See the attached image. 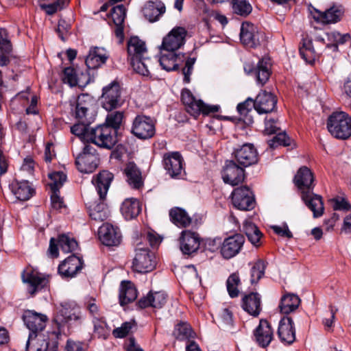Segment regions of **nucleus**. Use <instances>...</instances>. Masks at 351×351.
I'll list each match as a JSON object with an SVG mask.
<instances>
[{
  "mask_svg": "<svg viewBox=\"0 0 351 351\" xmlns=\"http://www.w3.org/2000/svg\"><path fill=\"white\" fill-rule=\"evenodd\" d=\"M47 315L34 311H25L23 315V320L29 330V333H41L46 326Z\"/></svg>",
  "mask_w": 351,
  "mask_h": 351,
  "instance_id": "obj_15",
  "label": "nucleus"
},
{
  "mask_svg": "<svg viewBox=\"0 0 351 351\" xmlns=\"http://www.w3.org/2000/svg\"><path fill=\"white\" fill-rule=\"evenodd\" d=\"M278 335L281 342L291 344L295 340V330L294 323L289 317H284L279 322Z\"/></svg>",
  "mask_w": 351,
  "mask_h": 351,
  "instance_id": "obj_24",
  "label": "nucleus"
},
{
  "mask_svg": "<svg viewBox=\"0 0 351 351\" xmlns=\"http://www.w3.org/2000/svg\"><path fill=\"white\" fill-rule=\"evenodd\" d=\"M121 211L125 219H134L141 211L140 202L136 198H127L122 203Z\"/></svg>",
  "mask_w": 351,
  "mask_h": 351,
  "instance_id": "obj_36",
  "label": "nucleus"
},
{
  "mask_svg": "<svg viewBox=\"0 0 351 351\" xmlns=\"http://www.w3.org/2000/svg\"><path fill=\"white\" fill-rule=\"evenodd\" d=\"M155 267L154 254L141 243H137L132 261V269L138 273H147L152 271Z\"/></svg>",
  "mask_w": 351,
  "mask_h": 351,
  "instance_id": "obj_6",
  "label": "nucleus"
},
{
  "mask_svg": "<svg viewBox=\"0 0 351 351\" xmlns=\"http://www.w3.org/2000/svg\"><path fill=\"white\" fill-rule=\"evenodd\" d=\"M271 228L276 234L281 237L287 238H291L293 237L292 233L289 230V228L286 224L282 226H271Z\"/></svg>",
  "mask_w": 351,
  "mask_h": 351,
  "instance_id": "obj_64",
  "label": "nucleus"
},
{
  "mask_svg": "<svg viewBox=\"0 0 351 351\" xmlns=\"http://www.w3.org/2000/svg\"><path fill=\"white\" fill-rule=\"evenodd\" d=\"M182 101L185 105L187 112L193 117H197L200 113L208 114L210 112H217L219 109L218 106H208L202 100L196 99L188 90L182 91Z\"/></svg>",
  "mask_w": 351,
  "mask_h": 351,
  "instance_id": "obj_8",
  "label": "nucleus"
},
{
  "mask_svg": "<svg viewBox=\"0 0 351 351\" xmlns=\"http://www.w3.org/2000/svg\"><path fill=\"white\" fill-rule=\"evenodd\" d=\"M123 119V112L121 111H115L109 113L106 118V123L104 125H109L117 132Z\"/></svg>",
  "mask_w": 351,
  "mask_h": 351,
  "instance_id": "obj_48",
  "label": "nucleus"
},
{
  "mask_svg": "<svg viewBox=\"0 0 351 351\" xmlns=\"http://www.w3.org/2000/svg\"><path fill=\"white\" fill-rule=\"evenodd\" d=\"M263 33L258 27L249 22L242 23L240 32V39L243 45L248 47H256L260 45Z\"/></svg>",
  "mask_w": 351,
  "mask_h": 351,
  "instance_id": "obj_14",
  "label": "nucleus"
},
{
  "mask_svg": "<svg viewBox=\"0 0 351 351\" xmlns=\"http://www.w3.org/2000/svg\"><path fill=\"white\" fill-rule=\"evenodd\" d=\"M184 60V54L166 51L165 53L161 52L159 62L164 70L171 71L178 69L179 63L183 62Z\"/></svg>",
  "mask_w": 351,
  "mask_h": 351,
  "instance_id": "obj_33",
  "label": "nucleus"
},
{
  "mask_svg": "<svg viewBox=\"0 0 351 351\" xmlns=\"http://www.w3.org/2000/svg\"><path fill=\"white\" fill-rule=\"evenodd\" d=\"M169 216L172 222L178 227H188L192 222L188 213L184 209L178 207L171 209Z\"/></svg>",
  "mask_w": 351,
  "mask_h": 351,
  "instance_id": "obj_40",
  "label": "nucleus"
},
{
  "mask_svg": "<svg viewBox=\"0 0 351 351\" xmlns=\"http://www.w3.org/2000/svg\"><path fill=\"white\" fill-rule=\"evenodd\" d=\"M243 230L248 240L253 245L258 247L261 245L263 234L255 224L250 221H245Z\"/></svg>",
  "mask_w": 351,
  "mask_h": 351,
  "instance_id": "obj_41",
  "label": "nucleus"
},
{
  "mask_svg": "<svg viewBox=\"0 0 351 351\" xmlns=\"http://www.w3.org/2000/svg\"><path fill=\"white\" fill-rule=\"evenodd\" d=\"M163 160L168 174L173 178H179L183 170L182 159L180 154L178 152L165 154Z\"/></svg>",
  "mask_w": 351,
  "mask_h": 351,
  "instance_id": "obj_26",
  "label": "nucleus"
},
{
  "mask_svg": "<svg viewBox=\"0 0 351 351\" xmlns=\"http://www.w3.org/2000/svg\"><path fill=\"white\" fill-rule=\"evenodd\" d=\"M51 180L50 184L51 191H59L66 180V176L62 171H56L49 175Z\"/></svg>",
  "mask_w": 351,
  "mask_h": 351,
  "instance_id": "obj_52",
  "label": "nucleus"
},
{
  "mask_svg": "<svg viewBox=\"0 0 351 351\" xmlns=\"http://www.w3.org/2000/svg\"><path fill=\"white\" fill-rule=\"evenodd\" d=\"M234 207L241 210H250L255 207V199L251 190L247 186L235 189L232 193Z\"/></svg>",
  "mask_w": 351,
  "mask_h": 351,
  "instance_id": "obj_11",
  "label": "nucleus"
},
{
  "mask_svg": "<svg viewBox=\"0 0 351 351\" xmlns=\"http://www.w3.org/2000/svg\"><path fill=\"white\" fill-rule=\"evenodd\" d=\"M137 298V290L130 281L122 282L120 287L119 301L121 306L134 301Z\"/></svg>",
  "mask_w": 351,
  "mask_h": 351,
  "instance_id": "obj_38",
  "label": "nucleus"
},
{
  "mask_svg": "<svg viewBox=\"0 0 351 351\" xmlns=\"http://www.w3.org/2000/svg\"><path fill=\"white\" fill-rule=\"evenodd\" d=\"M88 135L90 136L89 142L102 148L110 149L117 143V132L109 125L102 124L92 128Z\"/></svg>",
  "mask_w": 351,
  "mask_h": 351,
  "instance_id": "obj_5",
  "label": "nucleus"
},
{
  "mask_svg": "<svg viewBox=\"0 0 351 351\" xmlns=\"http://www.w3.org/2000/svg\"><path fill=\"white\" fill-rule=\"evenodd\" d=\"M245 239L240 234H236L225 239L220 247V253L226 259H230L237 256L241 251Z\"/></svg>",
  "mask_w": 351,
  "mask_h": 351,
  "instance_id": "obj_13",
  "label": "nucleus"
},
{
  "mask_svg": "<svg viewBox=\"0 0 351 351\" xmlns=\"http://www.w3.org/2000/svg\"><path fill=\"white\" fill-rule=\"evenodd\" d=\"M131 132L139 139H149L156 132L154 121L145 115H137L133 120Z\"/></svg>",
  "mask_w": 351,
  "mask_h": 351,
  "instance_id": "obj_10",
  "label": "nucleus"
},
{
  "mask_svg": "<svg viewBox=\"0 0 351 351\" xmlns=\"http://www.w3.org/2000/svg\"><path fill=\"white\" fill-rule=\"evenodd\" d=\"M101 104L107 111H111L122 106L121 90L117 82H113L103 88Z\"/></svg>",
  "mask_w": 351,
  "mask_h": 351,
  "instance_id": "obj_9",
  "label": "nucleus"
},
{
  "mask_svg": "<svg viewBox=\"0 0 351 351\" xmlns=\"http://www.w3.org/2000/svg\"><path fill=\"white\" fill-rule=\"evenodd\" d=\"M144 239L148 241L152 247H157L161 242L162 239L158 234L154 232L148 231L144 235Z\"/></svg>",
  "mask_w": 351,
  "mask_h": 351,
  "instance_id": "obj_63",
  "label": "nucleus"
},
{
  "mask_svg": "<svg viewBox=\"0 0 351 351\" xmlns=\"http://www.w3.org/2000/svg\"><path fill=\"white\" fill-rule=\"evenodd\" d=\"M65 6V0H57L53 3L42 5L47 14L51 15Z\"/></svg>",
  "mask_w": 351,
  "mask_h": 351,
  "instance_id": "obj_58",
  "label": "nucleus"
},
{
  "mask_svg": "<svg viewBox=\"0 0 351 351\" xmlns=\"http://www.w3.org/2000/svg\"><path fill=\"white\" fill-rule=\"evenodd\" d=\"M277 99L271 93L261 92L254 100V107L259 114H267L272 112L276 106Z\"/></svg>",
  "mask_w": 351,
  "mask_h": 351,
  "instance_id": "obj_22",
  "label": "nucleus"
},
{
  "mask_svg": "<svg viewBox=\"0 0 351 351\" xmlns=\"http://www.w3.org/2000/svg\"><path fill=\"white\" fill-rule=\"evenodd\" d=\"M254 100L251 98H248L244 102L240 103L237 106V110L241 115H246L248 112H250L252 109V107L254 106Z\"/></svg>",
  "mask_w": 351,
  "mask_h": 351,
  "instance_id": "obj_62",
  "label": "nucleus"
},
{
  "mask_svg": "<svg viewBox=\"0 0 351 351\" xmlns=\"http://www.w3.org/2000/svg\"><path fill=\"white\" fill-rule=\"evenodd\" d=\"M12 191L15 197L21 201H27L34 194V189L25 180L13 182Z\"/></svg>",
  "mask_w": 351,
  "mask_h": 351,
  "instance_id": "obj_35",
  "label": "nucleus"
},
{
  "mask_svg": "<svg viewBox=\"0 0 351 351\" xmlns=\"http://www.w3.org/2000/svg\"><path fill=\"white\" fill-rule=\"evenodd\" d=\"M87 110V106L82 103V97H79L75 107V117L79 119H83L86 117Z\"/></svg>",
  "mask_w": 351,
  "mask_h": 351,
  "instance_id": "obj_61",
  "label": "nucleus"
},
{
  "mask_svg": "<svg viewBox=\"0 0 351 351\" xmlns=\"http://www.w3.org/2000/svg\"><path fill=\"white\" fill-rule=\"evenodd\" d=\"M84 307L89 312L90 315L95 318L101 316L97 301L92 297H87L84 300Z\"/></svg>",
  "mask_w": 351,
  "mask_h": 351,
  "instance_id": "obj_56",
  "label": "nucleus"
},
{
  "mask_svg": "<svg viewBox=\"0 0 351 351\" xmlns=\"http://www.w3.org/2000/svg\"><path fill=\"white\" fill-rule=\"evenodd\" d=\"M199 237L198 234L184 230L181 233L180 237V247L185 254H191L196 252L199 247Z\"/></svg>",
  "mask_w": 351,
  "mask_h": 351,
  "instance_id": "obj_25",
  "label": "nucleus"
},
{
  "mask_svg": "<svg viewBox=\"0 0 351 351\" xmlns=\"http://www.w3.org/2000/svg\"><path fill=\"white\" fill-rule=\"evenodd\" d=\"M110 14L114 25H123L125 17V8L123 5L114 6Z\"/></svg>",
  "mask_w": 351,
  "mask_h": 351,
  "instance_id": "obj_55",
  "label": "nucleus"
},
{
  "mask_svg": "<svg viewBox=\"0 0 351 351\" xmlns=\"http://www.w3.org/2000/svg\"><path fill=\"white\" fill-rule=\"evenodd\" d=\"M75 164L80 171L90 173L97 168L99 158L97 154H80L76 158Z\"/></svg>",
  "mask_w": 351,
  "mask_h": 351,
  "instance_id": "obj_29",
  "label": "nucleus"
},
{
  "mask_svg": "<svg viewBox=\"0 0 351 351\" xmlns=\"http://www.w3.org/2000/svg\"><path fill=\"white\" fill-rule=\"evenodd\" d=\"M234 157L237 162L243 167L252 165L258 161V154L253 144L245 143L234 150Z\"/></svg>",
  "mask_w": 351,
  "mask_h": 351,
  "instance_id": "obj_17",
  "label": "nucleus"
},
{
  "mask_svg": "<svg viewBox=\"0 0 351 351\" xmlns=\"http://www.w3.org/2000/svg\"><path fill=\"white\" fill-rule=\"evenodd\" d=\"M242 308L250 315L257 317L261 311V300L258 293H250L242 298Z\"/></svg>",
  "mask_w": 351,
  "mask_h": 351,
  "instance_id": "obj_31",
  "label": "nucleus"
},
{
  "mask_svg": "<svg viewBox=\"0 0 351 351\" xmlns=\"http://www.w3.org/2000/svg\"><path fill=\"white\" fill-rule=\"evenodd\" d=\"M58 242L62 250L65 253L75 251L78 246L77 241L73 238L66 234L60 235Z\"/></svg>",
  "mask_w": 351,
  "mask_h": 351,
  "instance_id": "obj_44",
  "label": "nucleus"
},
{
  "mask_svg": "<svg viewBox=\"0 0 351 351\" xmlns=\"http://www.w3.org/2000/svg\"><path fill=\"white\" fill-rule=\"evenodd\" d=\"M92 128L83 123L75 124L71 128V132L73 134L78 136L82 141L89 142Z\"/></svg>",
  "mask_w": 351,
  "mask_h": 351,
  "instance_id": "obj_46",
  "label": "nucleus"
},
{
  "mask_svg": "<svg viewBox=\"0 0 351 351\" xmlns=\"http://www.w3.org/2000/svg\"><path fill=\"white\" fill-rule=\"evenodd\" d=\"M195 58H188L186 60L185 66L182 69V73L184 75V81L186 83L190 82V75L192 73L193 66L195 64Z\"/></svg>",
  "mask_w": 351,
  "mask_h": 351,
  "instance_id": "obj_60",
  "label": "nucleus"
},
{
  "mask_svg": "<svg viewBox=\"0 0 351 351\" xmlns=\"http://www.w3.org/2000/svg\"><path fill=\"white\" fill-rule=\"evenodd\" d=\"M82 265L81 258L71 255L59 265L58 273L63 278H73L82 269Z\"/></svg>",
  "mask_w": 351,
  "mask_h": 351,
  "instance_id": "obj_23",
  "label": "nucleus"
},
{
  "mask_svg": "<svg viewBox=\"0 0 351 351\" xmlns=\"http://www.w3.org/2000/svg\"><path fill=\"white\" fill-rule=\"evenodd\" d=\"M167 301V295L164 291H150L147 296L141 298L138 304L140 308H144L152 306L155 308H161Z\"/></svg>",
  "mask_w": 351,
  "mask_h": 351,
  "instance_id": "obj_28",
  "label": "nucleus"
},
{
  "mask_svg": "<svg viewBox=\"0 0 351 351\" xmlns=\"http://www.w3.org/2000/svg\"><path fill=\"white\" fill-rule=\"evenodd\" d=\"M128 184L134 189L143 186L141 173L134 162H129L124 170Z\"/></svg>",
  "mask_w": 351,
  "mask_h": 351,
  "instance_id": "obj_37",
  "label": "nucleus"
},
{
  "mask_svg": "<svg viewBox=\"0 0 351 351\" xmlns=\"http://www.w3.org/2000/svg\"><path fill=\"white\" fill-rule=\"evenodd\" d=\"M327 128L335 138L348 139L351 136V117L343 111L334 112L328 119Z\"/></svg>",
  "mask_w": 351,
  "mask_h": 351,
  "instance_id": "obj_4",
  "label": "nucleus"
},
{
  "mask_svg": "<svg viewBox=\"0 0 351 351\" xmlns=\"http://www.w3.org/2000/svg\"><path fill=\"white\" fill-rule=\"evenodd\" d=\"M23 280L27 284V291L31 295L47 287L49 283L47 278L34 271L23 274Z\"/></svg>",
  "mask_w": 351,
  "mask_h": 351,
  "instance_id": "obj_21",
  "label": "nucleus"
},
{
  "mask_svg": "<svg viewBox=\"0 0 351 351\" xmlns=\"http://www.w3.org/2000/svg\"><path fill=\"white\" fill-rule=\"evenodd\" d=\"M289 145V138L285 133H279L275 136L269 143L271 147L278 145L287 146Z\"/></svg>",
  "mask_w": 351,
  "mask_h": 351,
  "instance_id": "obj_59",
  "label": "nucleus"
},
{
  "mask_svg": "<svg viewBox=\"0 0 351 351\" xmlns=\"http://www.w3.org/2000/svg\"><path fill=\"white\" fill-rule=\"evenodd\" d=\"M313 18L317 22L324 25L335 24L339 22L344 16L345 8L339 3H332L324 11L315 8L311 10Z\"/></svg>",
  "mask_w": 351,
  "mask_h": 351,
  "instance_id": "obj_7",
  "label": "nucleus"
},
{
  "mask_svg": "<svg viewBox=\"0 0 351 351\" xmlns=\"http://www.w3.org/2000/svg\"><path fill=\"white\" fill-rule=\"evenodd\" d=\"M81 319L82 314L79 308L64 304L61 305L60 308L58 310L54 318V322L60 329L65 324L73 321H80Z\"/></svg>",
  "mask_w": 351,
  "mask_h": 351,
  "instance_id": "obj_18",
  "label": "nucleus"
},
{
  "mask_svg": "<svg viewBox=\"0 0 351 351\" xmlns=\"http://www.w3.org/2000/svg\"><path fill=\"white\" fill-rule=\"evenodd\" d=\"M112 180L113 174L112 173L103 171L92 180L99 195V199L96 201L86 199V205L90 217L95 221H104L109 215V210L107 205L104 203V199Z\"/></svg>",
  "mask_w": 351,
  "mask_h": 351,
  "instance_id": "obj_2",
  "label": "nucleus"
},
{
  "mask_svg": "<svg viewBox=\"0 0 351 351\" xmlns=\"http://www.w3.org/2000/svg\"><path fill=\"white\" fill-rule=\"evenodd\" d=\"M134 326L135 322L134 321L125 322L120 327L114 329L112 335L116 338H123L131 332Z\"/></svg>",
  "mask_w": 351,
  "mask_h": 351,
  "instance_id": "obj_54",
  "label": "nucleus"
},
{
  "mask_svg": "<svg viewBox=\"0 0 351 351\" xmlns=\"http://www.w3.org/2000/svg\"><path fill=\"white\" fill-rule=\"evenodd\" d=\"M254 335L257 343L263 348L268 346L274 338L273 330L269 322L265 319L260 320Z\"/></svg>",
  "mask_w": 351,
  "mask_h": 351,
  "instance_id": "obj_27",
  "label": "nucleus"
},
{
  "mask_svg": "<svg viewBox=\"0 0 351 351\" xmlns=\"http://www.w3.org/2000/svg\"><path fill=\"white\" fill-rule=\"evenodd\" d=\"M128 54L134 71L145 77H152L148 67L151 62L147 58L145 43L138 36H132L128 41Z\"/></svg>",
  "mask_w": 351,
  "mask_h": 351,
  "instance_id": "obj_3",
  "label": "nucleus"
},
{
  "mask_svg": "<svg viewBox=\"0 0 351 351\" xmlns=\"http://www.w3.org/2000/svg\"><path fill=\"white\" fill-rule=\"evenodd\" d=\"M100 241L107 246H116L121 242V234L117 227L110 223H104L98 230Z\"/></svg>",
  "mask_w": 351,
  "mask_h": 351,
  "instance_id": "obj_20",
  "label": "nucleus"
},
{
  "mask_svg": "<svg viewBox=\"0 0 351 351\" xmlns=\"http://www.w3.org/2000/svg\"><path fill=\"white\" fill-rule=\"evenodd\" d=\"M165 11V5L160 1H148L143 8L144 16L151 23L158 21Z\"/></svg>",
  "mask_w": 351,
  "mask_h": 351,
  "instance_id": "obj_30",
  "label": "nucleus"
},
{
  "mask_svg": "<svg viewBox=\"0 0 351 351\" xmlns=\"http://www.w3.org/2000/svg\"><path fill=\"white\" fill-rule=\"evenodd\" d=\"M300 54L308 63L314 62L316 58V52L313 46V42L308 38L302 39V46L300 47Z\"/></svg>",
  "mask_w": 351,
  "mask_h": 351,
  "instance_id": "obj_42",
  "label": "nucleus"
},
{
  "mask_svg": "<svg viewBox=\"0 0 351 351\" xmlns=\"http://www.w3.org/2000/svg\"><path fill=\"white\" fill-rule=\"evenodd\" d=\"M232 4L234 12L241 16H247L252 10L247 0H232Z\"/></svg>",
  "mask_w": 351,
  "mask_h": 351,
  "instance_id": "obj_49",
  "label": "nucleus"
},
{
  "mask_svg": "<svg viewBox=\"0 0 351 351\" xmlns=\"http://www.w3.org/2000/svg\"><path fill=\"white\" fill-rule=\"evenodd\" d=\"M48 346V335L44 332L29 333L26 343V351H47Z\"/></svg>",
  "mask_w": 351,
  "mask_h": 351,
  "instance_id": "obj_32",
  "label": "nucleus"
},
{
  "mask_svg": "<svg viewBox=\"0 0 351 351\" xmlns=\"http://www.w3.org/2000/svg\"><path fill=\"white\" fill-rule=\"evenodd\" d=\"M240 283V279L237 274H231L226 282L227 290L231 298H235L239 295L238 286Z\"/></svg>",
  "mask_w": 351,
  "mask_h": 351,
  "instance_id": "obj_51",
  "label": "nucleus"
},
{
  "mask_svg": "<svg viewBox=\"0 0 351 351\" xmlns=\"http://www.w3.org/2000/svg\"><path fill=\"white\" fill-rule=\"evenodd\" d=\"M271 62L269 58H263L259 60L255 68L245 64L244 70L247 73H253L258 84L263 86L268 81L271 75Z\"/></svg>",
  "mask_w": 351,
  "mask_h": 351,
  "instance_id": "obj_16",
  "label": "nucleus"
},
{
  "mask_svg": "<svg viewBox=\"0 0 351 351\" xmlns=\"http://www.w3.org/2000/svg\"><path fill=\"white\" fill-rule=\"evenodd\" d=\"M300 304L299 297L293 293L284 295L279 304V308L282 313L289 314L296 310Z\"/></svg>",
  "mask_w": 351,
  "mask_h": 351,
  "instance_id": "obj_39",
  "label": "nucleus"
},
{
  "mask_svg": "<svg viewBox=\"0 0 351 351\" xmlns=\"http://www.w3.org/2000/svg\"><path fill=\"white\" fill-rule=\"evenodd\" d=\"M109 56L104 48L93 47L89 51L86 59V66L91 69H95L104 64Z\"/></svg>",
  "mask_w": 351,
  "mask_h": 351,
  "instance_id": "obj_34",
  "label": "nucleus"
},
{
  "mask_svg": "<svg viewBox=\"0 0 351 351\" xmlns=\"http://www.w3.org/2000/svg\"><path fill=\"white\" fill-rule=\"evenodd\" d=\"M62 81L70 86L79 85L80 79L76 71L72 67L65 68L63 71Z\"/></svg>",
  "mask_w": 351,
  "mask_h": 351,
  "instance_id": "obj_50",
  "label": "nucleus"
},
{
  "mask_svg": "<svg viewBox=\"0 0 351 351\" xmlns=\"http://www.w3.org/2000/svg\"><path fill=\"white\" fill-rule=\"evenodd\" d=\"M12 44L8 39V32L5 29H0V50L3 53H10L12 51Z\"/></svg>",
  "mask_w": 351,
  "mask_h": 351,
  "instance_id": "obj_57",
  "label": "nucleus"
},
{
  "mask_svg": "<svg viewBox=\"0 0 351 351\" xmlns=\"http://www.w3.org/2000/svg\"><path fill=\"white\" fill-rule=\"evenodd\" d=\"M173 335L177 339H185L193 336V331L189 324L180 322L176 326Z\"/></svg>",
  "mask_w": 351,
  "mask_h": 351,
  "instance_id": "obj_47",
  "label": "nucleus"
},
{
  "mask_svg": "<svg viewBox=\"0 0 351 351\" xmlns=\"http://www.w3.org/2000/svg\"><path fill=\"white\" fill-rule=\"evenodd\" d=\"M243 167H240L234 161H227L222 173V178L225 183L232 186L238 185L244 180Z\"/></svg>",
  "mask_w": 351,
  "mask_h": 351,
  "instance_id": "obj_19",
  "label": "nucleus"
},
{
  "mask_svg": "<svg viewBox=\"0 0 351 351\" xmlns=\"http://www.w3.org/2000/svg\"><path fill=\"white\" fill-rule=\"evenodd\" d=\"M265 265L263 261H257L251 269V282L256 283L264 275Z\"/></svg>",
  "mask_w": 351,
  "mask_h": 351,
  "instance_id": "obj_53",
  "label": "nucleus"
},
{
  "mask_svg": "<svg viewBox=\"0 0 351 351\" xmlns=\"http://www.w3.org/2000/svg\"><path fill=\"white\" fill-rule=\"evenodd\" d=\"M93 334L98 338L105 339L109 335L110 329L102 316L93 318Z\"/></svg>",
  "mask_w": 351,
  "mask_h": 351,
  "instance_id": "obj_43",
  "label": "nucleus"
},
{
  "mask_svg": "<svg viewBox=\"0 0 351 351\" xmlns=\"http://www.w3.org/2000/svg\"><path fill=\"white\" fill-rule=\"evenodd\" d=\"M313 174L306 167L300 168L294 178L295 185L302 191V200L317 218L323 215L324 208L322 197L313 193Z\"/></svg>",
  "mask_w": 351,
  "mask_h": 351,
  "instance_id": "obj_1",
  "label": "nucleus"
},
{
  "mask_svg": "<svg viewBox=\"0 0 351 351\" xmlns=\"http://www.w3.org/2000/svg\"><path fill=\"white\" fill-rule=\"evenodd\" d=\"M186 31L184 28L177 27L164 37L161 45V50L176 52L184 43Z\"/></svg>",
  "mask_w": 351,
  "mask_h": 351,
  "instance_id": "obj_12",
  "label": "nucleus"
},
{
  "mask_svg": "<svg viewBox=\"0 0 351 351\" xmlns=\"http://www.w3.org/2000/svg\"><path fill=\"white\" fill-rule=\"evenodd\" d=\"M326 35L328 40L332 43L335 50L338 49V45H343L351 39L349 34H341L336 31L328 32Z\"/></svg>",
  "mask_w": 351,
  "mask_h": 351,
  "instance_id": "obj_45",
  "label": "nucleus"
}]
</instances>
